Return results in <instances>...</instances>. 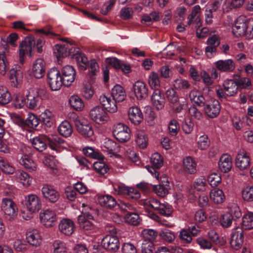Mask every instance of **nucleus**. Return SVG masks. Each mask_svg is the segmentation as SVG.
Segmentation results:
<instances>
[{
	"mask_svg": "<svg viewBox=\"0 0 253 253\" xmlns=\"http://www.w3.org/2000/svg\"><path fill=\"white\" fill-rule=\"evenodd\" d=\"M25 96L27 98V102H29L27 106L31 109H33L37 106L39 98L42 100H45L48 98L46 90L38 87L32 88L29 91H26Z\"/></svg>",
	"mask_w": 253,
	"mask_h": 253,
	"instance_id": "nucleus-1",
	"label": "nucleus"
},
{
	"mask_svg": "<svg viewBox=\"0 0 253 253\" xmlns=\"http://www.w3.org/2000/svg\"><path fill=\"white\" fill-rule=\"evenodd\" d=\"M35 44V42L33 39L26 38L19 45V63L23 65L26 58V55L28 54L30 57L33 56L32 47Z\"/></svg>",
	"mask_w": 253,
	"mask_h": 253,
	"instance_id": "nucleus-2",
	"label": "nucleus"
},
{
	"mask_svg": "<svg viewBox=\"0 0 253 253\" xmlns=\"http://www.w3.org/2000/svg\"><path fill=\"white\" fill-rule=\"evenodd\" d=\"M47 83L52 90L56 91L60 89L63 83L60 73L57 68H53L48 71Z\"/></svg>",
	"mask_w": 253,
	"mask_h": 253,
	"instance_id": "nucleus-3",
	"label": "nucleus"
},
{
	"mask_svg": "<svg viewBox=\"0 0 253 253\" xmlns=\"http://www.w3.org/2000/svg\"><path fill=\"white\" fill-rule=\"evenodd\" d=\"M24 204L27 211L31 213L38 212L42 208V204L40 198L35 194H29L25 196Z\"/></svg>",
	"mask_w": 253,
	"mask_h": 253,
	"instance_id": "nucleus-4",
	"label": "nucleus"
},
{
	"mask_svg": "<svg viewBox=\"0 0 253 253\" xmlns=\"http://www.w3.org/2000/svg\"><path fill=\"white\" fill-rule=\"evenodd\" d=\"M113 133L116 139L121 142H126L130 138L129 128L122 123L114 126Z\"/></svg>",
	"mask_w": 253,
	"mask_h": 253,
	"instance_id": "nucleus-5",
	"label": "nucleus"
},
{
	"mask_svg": "<svg viewBox=\"0 0 253 253\" xmlns=\"http://www.w3.org/2000/svg\"><path fill=\"white\" fill-rule=\"evenodd\" d=\"M15 207V203L11 199L8 198L3 199L1 208L7 219L11 221L16 218Z\"/></svg>",
	"mask_w": 253,
	"mask_h": 253,
	"instance_id": "nucleus-6",
	"label": "nucleus"
},
{
	"mask_svg": "<svg viewBox=\"0 0 253 253\" xmlns=\"http://www.w3.org/2000/svg\"><path fill=\"white\" fill-rule=\"evenodd\" d=\"M102 247L110 253H116L120 248V242L117 237L107 235L101 241Z\"/></svg>",
	"mask_w": 253,
	"mask_h": 253,
	"instance_id": "nucleus-7",
	"label": "nucleus"
},
{
	"mask_svg": "<svg viewBox=\"0 0 253 253\" xmlns=\"http://www.w3.org/2000/svg\"><path fill=\"white\" fill-rule=\"evenodd\" d=\"M90 119L97 124H103L108 119L107 113L104 108L100 106L92 108L89 112Z\"/></svg>",
	"mask_w": 253,
	"mask_h": 253,
	"instance_id": "nucleus-8",
	"label": "nucleus"
},
{
	"mask_svg": "<svg viewBox=\"0 0 253 253\" xmlns=\"http://www.w3.org/2000/svg\"><path fill=\"white\" fill-rule=\"evenodd\" d=\"M244 242V232L241 227H237L232 230L231 234L230 245L231 247L238 250L242 247Z\"/></svg>",
	"mask_w": 253,
	"mask_h": 253,
	"instance_id": "nucleus-9",
	"label": "nucleus"
},
{
	"mask_svg": "<svg viewBox=\"0 0 253 253\" xmlns=\"http://www.w3.org/2000/svg\"><path fill=\"white\" fill-rule=\"evenodd\" d=\"M40 119L33 114H29L25 120V116H20L17 115V125L21 127L27 126H28L36 128L40 124Z\"/></svg>",
	"mask_w": 253,
	"mask_h": 253,
	"instance_id": "nucleus-10",
	"label": "nucleus"
},
{
	"mask_svg": "<svg viewBox=\"0 0 253 253\" xmlns=\"http://www.w3.org/2000/svg\"><path fill=\"white\" fill-rule=\"evenodd\" d=\"M248 19L243 16H240L237 18L232 27V33L235 37L238 38L244 36L247 29Z\"/></svg>",
	"mask_w": 253,
	"mask_h": 253,
	"instance_id": "nucleus-11",
	"label": "nucleus"
},
{
	"mask_svg": "<svg viewBox=\"0 0 253 253\" xmlns=\"http://www.w3.org/2000/svg\"><path fill=\"white\" fill-rule=\"evenodd\" d=\"M204 105V112L209 118H214L219 114L221 107L218 100L211 99Z\"/></svg>",
	"mask_w": 253,
	"mask_h": 253,
	"instance_id": "nucleus-12",
	"label": "nucleus"
},
{
	"mask_svg": "<svg viewBox=\"0 0 253 253\" xmlns=\"http://www.w3.org/2000/svg\"><path fill=\"white\" fill-rule=\"evenodd\" d=\"M40 218L41 222L46 227H51L54 225L57 219L55 212L48 209L41 212Z\"/></svg>",
	"mask_w": 253,
	"mask_h": 253,
	"instance_id": "nucleus-13",
	"label": "nucleus"
},
{
	"mask_svg": "<svg viewBox=\"0 0 253 253\" xmlns=\"http://www.w3.org/2000/svg\"><path fill=\"white\" fill-rule=\"evenodd\" d=\"M236 167L240 170L249 169L250 167L251 161L247 152L244 150L238 152L235 160Z\"/></svg>",
	"mask_w": 253,
	"mask_h": 253,
	"instance_id": "nucleus-14",
	"label": "nucleus"
},
{
	"mask_svg": "<svg viewBox=\"0 0 253 253\" xmlns=\"http://www.w3.org/2000/svg\"><path fill=\"white\" fill-rule=\"evenodd\" d=\"M61 76L63 85L69 86L75 81L76 72L74 68L70 65L64 66L62 70Z\"/></svg>",
	"mask_w": 253,
	"mask_h": 253,
	"instance_id": "nucleus-15",
	"label": "nucleus"
},
{
	"mask_svg": "<svg viewBox=\"0 0 253 253\" xmlns=\"http://www.w3.org/2000/svg\"><path fill=\"white\" fill-rule=\"evenodd\" d=\"M133 91L138 100L145 99L148 95V89L146 84L141 81H136L133 85Z\"/></svg>",
	"mask_w": 253,
	"mask_h": 253,
	"instance_id": "nucleus-16",
	"label": "nucleus"
},
{
	"mask_svg": "<svg viewBox=\"0 0 253 253\" xmlns=\"http://www.w3.org/2000/svg\"><path fill=\"white\" fill-rule=\"evenodd\" d=\"M99 101L103 107L108 112L114 113L117 111V102L114 100L111 96L102 95L100 96Z\"/></svg>",
	"mask_w": 253,
	"mask_h": 253,
	"instance_id": "nucleus-17",
	"label": "nucleus"
},
{
	"mask_svg": "<svg viewBox=\"0 0 253 253\" xmlns=\"http://www.w3.org/2000/svg\"><path fill=\"white\" fill-rule=\"evenodd\" d=\"M75 51V48H73L70 43H66L64 44H57L54 48V53L57 58L63 57L67 55L72 56V53Z\"/></svg>",
	"mask_w": 253,
	"mask_h": 253,
	"instance_id": "nucleus-18",
	"label": "nucleus"
},
{
	"mask_svg": "<svg viewBox=\"0 0 253 253\" xmlns=\"http://www.w3.org/2000/svg\"><path fill=\"white\" fill-rule=\"evenodd\" d=\"M208 46L206 48V53L209 58H211L215 55L216 47L220 43V39L216 35H212L207 40Z\"/></svg>",
	"mask_w": 253,
	"mask_h": 253,
	"instance_id": "nucleus-19",
	"label": "nucleus"
},
{
	"mask_svg": "<svg viewBox=\"0 0 253 253\" xmlns=\"http://www.w3.org/2000/svg\"><path fill=\"white\" fill-rule=\"evenodd\" d=\"M41 190L43 197L51 203H55L60 197L59 192L51 186L45 185Z\"/></svg>",
	"mask_w": 253,
	"mask_h": 253,
	"instance_id": "nucleus-20",
	"label": "nucleus"
},
{
	"mask_svg": "<svg viewBox=\"0 0 253 253\" xmlns=\"http://www.w3.org/2000/svg\"><path fill=\"white\" fill-rule=\"evenodd\" d=\"M78 132L85 137H90L93 134L91 125L84 121L76 120L75 122Z\"/></svg>",
	"mask_w": 253,
	"mask_h": 253,
	"instance_id": "nucleus-21",
	"label": "nucleus"
},
{
	"mask_svg": "<svg viewBox=\"0 0 253 253\" xmlns=\"http://www.w3.org/2000/svg\"><path fill=\"white\" fill-rule=\"evenodd\" d=\"M58 228L62 234L70 236L74 233L75 225L72 220L64 218L60 221L58 225Z\"/></svg>",
	"mask_w": 253,
	"mask_h": 253,
	"instance_id": "nucleus-22",
	"label": "nucleus"
},
{
	"mask_svg": "<svg viewBox=\"0 0 253 253\" xmlns=\"http://www.w3.org/2000/svg\"><path fill=\"white\" fill-rule=\"evenodd\" d=\"M47 141L51 142L50 138L42 135L35 136L30 139V142L33 147L39 152H42L46 149Z\"/></svg>",
	"mask_w": 253,
	"mask_h": 253,
	"instance_id": "nucleus-23",
	"label": "nucleus"
},
{
	"mask_svg": "<svg viewBox=\"0 0 253 253\" xmlns=\"http://www.w3.org/2000/svg\"><path fill=\"white\" fill-rule=\"evenodd\" d=\"M216 69L222 72H232L235 68L234 62L231 59L219 60L214 63Z\"/></svg>",
	"mask_w": 253,
	"mask_h": 253,
	"instance_id": "nucleus-24",
	"label": "nucleus"
},
{
	"mask_svg": "<svg viewBox=\"0 0 253 253\" xmlns=\"http://www.w3.org/2000/svg\"><path fill=\"white\" fill-rule=\"evenodd\" d=\"M201 12V8L199 5L194 6L192 10L191 14L188 16V24L192 25V27L196 28L199 27L201 24L200 23V19L199 16Z\"/></svg>",
	"mask_w": 253,
	"mask_h": 253,
	"instance_id": "nucleus-25",
	"label": "nucleus"
},
{
	"mask_svg": "<svg viewBox=\"0 0 253 253\" xmlns=\"http://www.w3.org/2000/svg\"><path fill=\"white\" fill-rule=\"evenodd\" d=\"M26 236L27 242L30 245L38 247L41 244L42 238L37 229H29L26 232Z\"/></svg>",
	"mask_w": 253,
	"mask_h": 253,
	"instance_id": "nucleus-26",
	"label": "nucleus"
},
{
	"mask_svg": "<svg viewBox=\"0 0 253 253\" xmlns=\"http://www.w3.org/2000/svg\"><path fill=\"white\" fill-rule=\"evenodd\" d=\"M45 72V63L44 61L39 58L36 60L33 66V73L37 79H41L43 77Z\"/></svg>",
	"mask_w": 253,
	"mask_h": 253,
	"instance_id": "nucleus-27",
	"label": "nucleus"
},
{
	"mask_svg": "<svg viewBox=\"0 0 253 253\" xmlns=\"http://www.w3.org/2000/svg\"><path fill=\"white\" fill-rule=\"evenodd\" d=\"M128 116L131 122L134 125L139 124L143 120L142 112L137 107H131L129 108Z\"/></svg>",
	"mask_w": 253,
	"mask_h": 253,
	"instance_id": "nucleus-28",
	"label": "nucleus"
},
{
	"mask_svg": "<svg viewBox=\"0 0 253 253\" xmlns=\"http://www.w3.org/2000/svg\"><path fill=\"white\" fill-rule=\"evenodd\" d=\"M111 97L117 102L123 101L126 97L125 89L119 84H116L111 90Z\"/></svg>",
	"mask_w": 253,
	"mask_h": 253,
	"instance_id": "nucleus-29",
	"label": "nucleus"
},
{
	"mask_svg": "<svg viewBox=\"0 0 253 253\" xmlns=\"http://www.w3.org/2000/svg\"><path fill=\"white\" fill-rule=\"evenodd\" d=\"M98 201L102 207L108 209H113L117 204L115 199L109 195L99 196Z\"/></svg>",
	"mask_w": 253,
	"mask_h": 253,
	"instance_id": "nucleus-30",
	"label": "nucleus"
},
{
	"mask_svg": "<svg viewBox=\"0 0 253 253\" xmlns=\"http://www.w3.org/2000/svg\"><path fill=\"white\" fill-rule=\"evenodd\" d=\"M72 58L75 59L79 68L83 71L86 69L88 65V60L85 55L79 51H77L75 53L72 54Z\"/></svg>",
	"mask_w": 253,
	"mask_h": 253,
	"instance_id": "nucleus-31",
	"label": "nucleus"
},
{
	"mask_svg": "<svg viewBox=\"0 0 253 253\" xmlns=\"http://www.w3.org/2000/svg\"><path fill=\"white\" fill-rule=\"evenodd\" d=\"M151 100L152 104L157 109L160 110L164 108L165 100L160 89L154 91L151 96Z\"/></svg>",
	"mask_w": 253,
	"mask_h": 253,
	"instance_id": "nucleus-32",
	"label": "nucleus"
},
{
	"mask_svg": "<svg viewBox=\"0 0 253 253\" xmlns=\"http://www.w3.org/2000/svg\"><path fill=\"white\" fill-rule=\"evenodd\" d=\"M223 86L227 96H232L237 93L238 86L234 80H226L223 82Z\"/></svg>",
	"mask_w": 253,
	"mask_h": 253,
	"instance_id": "nucleus-33",
	"label": "nucleus"
},
{
	"mask_svg": "<svg viewBox=\"0 0 253 253\" xmlns=\"http://www.w3.org/2000/svg\"><path fill=\"white\" fill-rule=\"evenodd\" d=\"M219 168L223 172H227L232 168V159L230 156L223 154L218 163Z\"/></svg>",
	"mask_w": 253,
	"mask_h": 253,
	"instance_id": "nucleus-34",
	"label": "nucleus"
},
{
	"mask_svg": "<svg viewBox=\"0 0 253 253\" xmlns=\"http://www.w3.org/2000/svg\"><path fill=\"white\" fill-rule=\"evenodd\" d=\"M190 99L199 106H203L205 103V99L202 93L198 90L193 89L189 94Z\"/></svg>",
	"mask_w": 253,
	"mask_h": 253,
	"instance_id": "nucleus-35",
	"label": "nucleus"
},
{
	"mask_svg": "<svg viewBox=\"0 0 253 253\" xmlns=\"http://www.w3.org/2000/svg\"><path fill=\"white\" fill-rule=\"evenodd\" d=\"M58 131L60 135L67 137L70 136L72 133L73 128L68 121H64L58 126Z\"/></svg>",
	"mask_w": 253,
	"mask_h": 253,
	"instance_id": "nucleus-36",
	"label": "nucleus"
},
{
	"mask_svg": "<svg viewBox=\"0 0 253 253\" xmlns=\"http://www.w3.org/2000/svg\"><path fill=\"white\" fill-rule=\"evenodd\" d=\"M183 168L185 171L190 174L196 172V164L190 157H187L183 160Z\"/></svg>",
	"mask_w": 253,
	"mask_h": 253,
	"instance_id": "nucleus-37",
	"label": "nucleus"
},
{
	"mask_svg": "<svg viewBox=\"0 0 253 253\" xmlns=\"http://www.w3.org/2000/svg\"><path fill=\"white\" fill-rule=\"evenodd\" d=\"M148 84L150 87L154 90L159 89L160 80L157 73L153 71L150 73L148 78Z\"/></svg>",
	"mask_w": 253,
	"mask_h": 253,
	"instance_id": "nucleus-38",
	"label": "nucleus"
},
{
	"mask_svg": "<svg viewBox=\"0 0 253 253\" xmlns=\"http://www.w3.org/2000/svg\"><path fill=\"white\" fill-rule=\"evenodd\" d=\"M210 196L211 199L216 204L222 203L225 200L224 194L219 189L212 190L210 193Z\"/></svg>",
	"mask_w": 253,
	"mask_h": 253,
	"instance_id": "nucleus-39",
	"label": "nucleus"
},
{
	"mask_svg": "<svg viewBox=\"0 0 253 253\" xmlns=\"http://www.w3.org/2000/svg\"><path fill=\"white\" fill-rule=\"evenodd\" d=\"M173 86L176 90H184L189 89L191 84L187 80L179 77L173 81Z\"/></svg>",
	"mask_w": 253,
	"mask_h": 253,
	"instance_id": "nucleus-40",
	"label": "nucleus"
},
{
	"mask_svg": "<svg viewBox=\"0 0 253 253\" xmlns=\"http://www.w3.org/2000/svg\"><path fill=\"white\" fill-rule=\"evenodd\" d=\"M16 42V33L10 34L6 38H2L1 46L5 51H7L9 45L14 47Z\"/></svg>",
	"mask_w": 253,
	"mask_h": 253,
	"instance_id": "nucleus-41",
	"label": "nucleus"
},
{
	"mask_svg": "<svg viewBox=\"0 0 253 253\" xmlns=\"http://www.w3.org/2000/svg\"><path fill=\"white\" fill-rule=\"evenodd\" d=\"M71 106L75 110L82 111L84 108V103L82 99L78 95H74L69 99Z\"/></svg>",
	"mask_w": 253,
	"mask_h": 253,
	"instance_id": "nucleus-42",
	"label": "nucleus"
},
{
	"mask_svg": "<svg viewBox=\"0 0 253 253\" xmlns=\"http://www.w3.org/2000/svg\"><path fill=\"white\" fill-rule=\"evenodd\" d=\"M160 19V13L157 11H153L149 14L144 15L141 19V22L146 25H150L155 21Z\"/></svg>",
	"mask_w": 253,
	"mask_h": 253,
	"instance_id": "nucleus-43",
	"label": "nucleus"
},
{
	"mask_svg": "<svg viewBox=\"0 0 253 253\" xmlns=\"http://www.w3.org/2000/svg\"><path fill=\"white\" fill-rule=\"evenodd\" d=\"M19 163L21 165L23 166L25 168L30 171H35L36 170V167L34 162L27 154L24 155L21 157Z\"/></svg>",
	"mask_w": 253,
	"mask_h": 253,
	"instance_id": "nucleus-44",
	"label": "nucleus"
},
{
	"mask_svg": "<svg viewBox=\"0 0 253 253\" xmlns=\"http://www.w3.org/2000/svg\"><path fill=\"white\" fill-rule=\"evenodd\" d=\"M83 153L87 157L94 159L103 160L104 156L98 151L91 147H85L83 149Z\"/></svg>",
	"mask_w": 253,
	"mask_h": 253,
	"instance_id": "nucleus-45",
	"label": "nucleus"
},
{
	"mask_svg": "<svg viewBox=\"0 0 253 253\" xmlns=\"http://www.w3.org/2000/svg\"><path fill=\"white\" fill-rule=\"evenodd\" d=\"M242 228L243 230H250L253 228V212H249L243 216Z\"/></svg>",
	"mask_w": 253,
	"mask_h": 253,
	"instance_id": "nucleus-46",
	"label": "nucleus"
},
{
	"mask_svg": "<svg viewBox=\"0 0 253 253\" xmlns=\"http://www.w3.org/2000/svg\"><path fill=\"white\" fill-rule=\"evenodd\" d=\"M78 223L81 228L85 230H91L94 227V223L88 219H86L84 215L78 216Z\"/></svg>",
	"mask_w": 253,
	"mask_h": 253,
	"instance_id": "nucleus-47",
	"label": "nucleus"
},
{
	"mask_svg": "<svg viewBox=\"0 0 253 253\" xmlns=\"http://www.w3.org/2000/svg\"><path fill=\"white\" fill-rule=\"evenodd\" d=\"M11 96L8 90L4 86L0 85V104L5 105L11 100Z\"/></svg>",
	"mask_w": 253,
	"mask_h": 253,
	"instance_id": "nucleus-48",
	"label": "nucleus"
},
{
	"mask_svg": "<svg viewBox=\"0 0 253 253\" xmlns=\"http://www.w3.org/2000/svg\"><path fill=\"white\" fill-rule=\"evenodd\" d=\"M125 219L126 222L132 225H138L140 219L138 214L135 212H128L125 216Z\"/></svg>",
	"mask_w": 253,
	"mask_h": 253,
	"instance_id": "nucleus-49",
	"label": "nucleus"
},
{
	"mask_svg": "<svg viewBox=\"0 0 253 253\" xmlns=\"http://www.w3.org/2000/svg\"><path fill=\"white\" fill-rule=\"evenodd\" d=\"M143 241L153 242L157 236V233L153 229H144L142 231Z\"/></svg>",
	"mask_w": 253,
	"mask_h": 253,
	"instance_id": "nucleus-50",
	"label": "nucleus"
},
{
	"mask_svg": "<svg viewBox=\"0 0 253 253\" xmlns=\"http://www.w3.org/2000/svg\"><path fill=\"white\" fill-rule=\"evenodd\" d=\"M233 217L230 212H226L221 215L220 217V223L224 228H228L232 223Z\"/></svg>",
	"mask_w": 253,
	"mask_h": 253,
	"instance_id": "nucleus-51",
	"label": "nucleus"
},
{
	"mask_svg": "<svg viewBox=\"0 0 253 253\" xmlns=\"http://www.w3.org/2000/svg\"><path fill=\"white\" fill-rule=\"evenodd\" d=\"M135 141L137 145L140 148L144 149L147 145V140L143 131H138L137 132Z\"/></svg>",
	"mask_w": 253,
	"mask_h": 253,
	"instance_id": "nucleus-52",
	"label": "nucleus"
},
{
	"mask_svg": "<svg viewBox=\"0 0 253 253\" xmlns=\"http://www.w3.org/2000/svg\"><path fill=\"white\" fill-rule=\"evenodd\" d=\"M166 95L168 101L172 104H177L179 102V96L175 91L172 88L168 89L166 92Z\"/></svg>",
	"mask_w": 253,
	"mask_h": 253,
	"instance_id": "nucleus-53",
	"label": "nucleus"
},
{
	"mask_svg": "<svg viewBox=\"0 0 253 253\" xmlns=\"http://www.w3.org/2000/svg\"><path fill=\"white\" fill-rule=\"evenodd\" d=\"M103 148L105 149V151L113 153L118 149L119 146L114 140L106 138L103 143Z\"/></svg>",
	"mask_w": 253,
	"mask_h": 253,
	"instance_id": "nucleus-54",
	"label": "nucleus"
},
{
	"mask_svg": "<svg viewBox=\"0 0 253 253\" xmlns=\"http://www.w3.org/2000/svg\"><path fill=\"white\" fill-rule=\"evenodd\" d=\"M53 246L54 248L53 253H66L67 248L66 244L60 240H56L53 243Z\"/></svg>",
	"mask_w": 253,
	"mask_h": 253,
	"instance_id": "nucleus-55",
	"label": "nucleus"
},
{
	"mask_svg": "<svg viewBox=\"0 0 253 253\" xmlns=\"http://www.w3.org/2000/svg\"><path fill=\"white\" fill-rule=\"evenodd\" d=\"M0 169L5 173L12 174L14 172V168L11 166L9 163L2 157H0Z\"/></svg>",
	"mask_w": 253,
	"mask_h": 253,
	"instance_id": "nucleus-56",
	"label": "nucleus"
},
{
	"mask_svg": "<svg viewBox=\"0 0 253 253\" xmlns=\"http://www.w3.org/2000/svg\"><path fill=\"white\" fill-rule=\"evenodd\" d=\"M20 174L18 176V181L22 184L24 187H27L32 182V178L26 172L19 171Z\"/></svg>",
	"mask_w": 253,
	"mask_h": 253,
	"instance_id": "nucleus-57",
	"label": "nucleus"
},
{
	"mask_svg": "<svg viewBox=\"0 0 253 253\" xmlns=\"http://www.w3.org/2000/svg\"><path fill=\"white\" fill-rule=\"evenodd\" d=\"M234 80L237 84V86H239L242 88H246L251 85V81L247 78H241L238 75H236Z\"/></svg>",
	"mask_w": 253,
	"mask_h": 253,
	"instance_id": "nucleus-58",
	"label": "nucleus"
},
{
	"mask_svg": "<svg viewBox=\"0 0 253 253\" xmlns=\"http://www.w3.org/2000/svg\"><path fill=\"white\" fill-rule=\"evenodd\" d=\"M161 237L167 242L171 243L175 239L174 233L169 229H164L160 233Z\"/></svg>",
	"mask_w": 253,
	"mask_h": 253,
	"instance_id": "nucleus-59",
	"label": "nucleus"
},
{
	"mask_svg": "<svg viewBox=\"0 0 253 253\" xmlns=\"http://www.w3.org/2000/svg\"><path fill=\"white\" fill-rule=\"evenodd\" d=\"M151 162L157 169L160 168L163 165V159L158 153H155L151 156Z\"/></svg>",
	"mask_w": 253,
	"mask_h": 253,
	"instance_id": "nucleus-60",
	"label": "nucleus"
},
{
	"mask_svg": "<svg viewBox=\"0 0 253 253\" xmlns=\"http://www.w3.org/2000/svg\"><path fill=\"white\" fill-rule=\"evenodd\" d=\"M210 144V141L206 135L201 136L197 142L198 148L202 150H206L209 147Z\"/></svg>",
	"mask_w": 253,
	"mask_h": 253,
	"instance_id": "nucleus-61",
	"label": "nucleus"
},
{
	"mask_svg": "<svg viewBox=\"0 0 253 253\" xmlns=\"http://www.w3.org/2000/svg\"><path fill=\"white\" fill-rule=\"evenodd\" d=\"M82 93L86 99H90L94 94V90L90 84H84L82 89Z\"/></svg>",
	"mask_w": 253,
	"mask_h": 253,
	"instance_id": "nucleus-62",
	"label": "nucleus"
},
{
	"mask_svg": "<svg viewBox=\"0 0 253 253\" xmlns=\"http://www.w3.org/2000/svg\"><path fill=\"white\" fill-rule=\"evenodd\" d=\"M243 199L246 201H253V187L248 186L245 188L242 191Z\"/></svg>",
	"mask_w": 253,
	"mask_h": 253,
	"instance_id": "nucleus-63",
	"label": "nucleus"
},
{
	"mask_svg": "<svg viewBox=\"0 0 253 253\" xmlns=\"http://www.w3.org/2000/svg\"><path fill=\"white\" fill-rule=\"evenodd\" d=\"M244 37L248 40L253 39V18H249L247 20V29Z\"/></svg>",
	"mask_w": 253,
	"mask_h": 253,
	"instance_id": "nucleus-64",
	"label": "nucleus"
}]
</instances>
